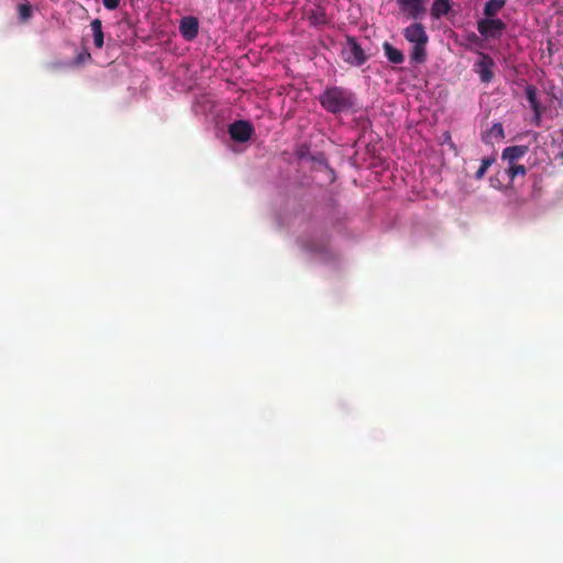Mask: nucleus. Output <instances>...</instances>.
<instances>
[{"label": "nucleus", "instance_id": "obj_1", "mask_svg": "<svg viewBox=\"0 0 563 563\" xmlns=\"http://www.w3.org/2000/svg\"><path fill=\"white\" fill-rule=\"evenodd\" d=\"M321 107L332 114L354 111L356 108L355 93L344 87H327L318 97Z\"/></svg>", "mask_w": 563, "mask_h": 563}, {"label": "nucleus", "instance_id": "obj_2", "mask_svg": "<svg viewBox=\"0 0 563 563\" xmlns=\"http://www.w3.org/2000/svg\"><path fill=\"white\" fill-rule=\"evenodd\" d=\"M404 37L413 44L410 51V59L415 64H422L427 58V44L429 36L421 23L415 22L402 31Z\"/></svg>", "mask_w": 563, "mask_h": 563}, {"label": "nucleus", "instance_id": "obj_12", "mask_svg": "<svg viewBox=\"0 0 563 563\" xmlns=\"http://www.w3.org/2000/svg\"><path fill=\"white\" fill-rule=\"evenodd\" d=\"M505 137L504 128L501 123H494L493 126L486 130L482 135V141L486 144H492L495 141H500Z\"/></svg>", "mask_w": 563, "mask_h": 563}, {"label": "nucleus", "instance_id": "obj_17", "mask_svg": "<svg viewBox=\"0 0 563 563\" xmlns=\"http://www.w3.org/2000/svg\"><path fill=\"white\" fill-rule=\"evenodd\" d=\"M505 4L506 0H488L484 5L483 14L486 18H496Z\"/></svg>", "mask_w": 563, "mask_h": 563}, {"label": "nucleus", "instance_id": "obj_21", "mask_svg": "<svg viewBox=\"0 0 563 563\" xmlns=\"http://www.w3.org/2000/svg\"><path fill=\"white\" fill-rule=\"evenodd\" d=\"M90 59H91V55H90V53H89L87 49H84L82 52H80V53L76 56V58H75V60H74V64H75V65H81V64H84V63H86V62H88V60H90Z\"/></svg>", "mask_w": 563, "mask_h": 563}, {"label": "nucleus", "instance_id": "obj_15", "mask_svg": "<svg viewBox=\"0 0 563 563\" xmlns=\"http://www.w3.org/2000/svg\"><path fill=\"white\" fill-rule=\"evenodd\" d=\"M91 31H92V37H93V44L96 48L101 49L104 44V34L102 31V22L100 19H93L90 23Z\"/></svg>", "mask_w": 563, "mask_h": 563}, {"label": "nucleus", "instance_id": "obj_6", "mask_svg": "<svg viewBox=\"0 0 563 563\" xmlns=\"http://www.w3.org/2000/svg\"><path fill=\"white\" fill-rule=\"evenodd\" d=\"M397 3L409 19L420 20L426 15V0H397Z\"/></svg>", "mask_w": 563, "mask_h": 563}, {"label": "nucleus", "instance_id": "obj_24", "mask_svg": "<svg viewBox=\"0 0 563 563\" xmlns=\"http://www.w3.org/2000/svg\"><path fill=\"white\" fill-rule=\"evenodd\" d=\"M303 156H305V152H303L302 150H300V151L298 152V157H299V158H303Z\"/></svg>", "mask_w": 563, "mask_h": 563}, {"label": "nucleus", "instance_id": "obj_4", "mask_svg": "<svg viewBox=\"0 0 563 563\" xmlns=\"http://www.w3.org/2000/svg\"><path fill=\"white\" fill-rule=\"evenodd\" d=\"M342 57L344 62L352 66H361L368 58L364 49L353 36H346V41L342 47Z\"/></svg>", "mask_w": 563, "mask_h": 563}, {"label": "nucleus", "instance_id": "obj_5", "mask_svg": "<svg viewBox=\"0 0 563 563\" xmlns=\"http://www.w3.org/2000/svg\"><path fill=\"white\" fill-rule=\"evenodd\" d=\"M506 30V23L499 18H484L477 21V31L484 38H498Z\"/></svg>", "mask_w": 563, "mask_h": 563}, {"label": "nucleus", "instance_id": "obj_22", "mask_svg": "<svg viewBox=\"0 0 563 563\" xmlns=\"http://www.w3.org/2000/svg\"><path fill=\"white\" fill-rule=\"evenodd\" d=\"M102 3L108 10H115L120 4V0H102Z\"/></svg>", "mask_w": 563, "mask_h": 563}, {"label": "nucleus", "instance_id": "obj_18", "mask_svg": "<svg viewBox=\"0 0 563 563\" xmlns=\"http://www.w3.org/2000/svg\"><path fill=\"white\" fill-rule=\"evenodd\" d=\"M495 161H496L495 156H487V157L482 158L481 166L478 167V169L476 170V173L474 175L475 179H477V180L482 179L485 176L487 169L495 163Z\"/></svg>", "mask_w": 563, "mask_h": 563}, {"label": "nucleus", "instance_id": "obj_16", "mask_svg": "<svg viewBox=\"0 0 563 563\" xmlns=\"http://www.w3.org/2000/svg\"><path fill=\"white\" fill-rule=\"evenodd\" d=\"M383 49L386 58L393 63V64H401L405 60V55L402 52L395 46H393L390 43L385 42L383 44Z\"/></svg>", "mask_w": 563, "mask_h": 563}, {"label": "nucleus", "instance_id": "obj_8", "mask_svg": "<svg viewBox=\"0 0 563 563\" xmlns=\"http://www.w3.org/2000/svg\"><path fill=\"white\" fill-rule=\"evenodd\" d=\"M254 129L252 124L244 120H239L230 124L229 133L233 141L246 142L251 139Z\"/></svg>", "mask_w": 563, "mask_h": 563}, {"label": "nucleus", "instance_id": "obj_20", "mask_svg": "<svg viewBox=\"0 0 563 563\" xmlns=\"http://www.w3.org/2000/svg\"><path fill=\"white\" fill-rule=\"evenodd\" d=\"M18 13L20 20L26 22L32 16V7L29 3H19Z\"/></svg>", "mask_w": 563, "mask_h": 563}, {"label": "nucleus", "instance_id": "obj_9", "mask_svg": "<svg viewBox=\"0 0 563 563\" xmlns=\"http://www.w3.org/2000/svg\"><path fill=\"white\" fill-rule=\"evenodd\" d=\"M179 32L186 41H192L199 32V21L195 16H185L180 20Z\"/></svg>", "mask_w": 563, "mask_h": 563}, {"label": "nucleus", "instance_id": "obj_14", "mask_svg": "<svg viewBox=\"0 0 563 563\" xmlns=\"http://www.w3.org/2000/svg\"><path fill=\"white\" fill-rule=\"evenodd\" d=\"M526 97H527L528 102L530 103L531 109L534 112V118H536L537 124H539L540 117H541V109H540V104L537 99V88L534 86L529 85L526 88Z\"/></svg>", "mask_w": 563, "mask_h": 563}, {"label": "nucleus", "instance_id": "obj_7", "mask_svg": "<svg viewBox=\"0 0 563 563\" xmlns=\"http://www.w3.org/2000/svg\"><path fill=\"white\" fill-rule=\"evenodd\" d=\"M479 59L474 64V70L479 76L481 81L488 84L494 77V60L486 53H479Z\"/></svg>", "mask_w": 563, "mask_h": 563}, {"label": "nucleus", "instance_id": "obj_13", "mask_svg": "<svg viewBox=\"0 0 563 563\" xmlns=\"http://www.w3.org/2000/svg\"><path fill=\"white\" fill-rule=\"evenodd\" d=\"M452 9L451 0H434L431 5V16L433 19H441L445 16Z\"/></svg>", "mask_w": 563, "mask_h": 563}, {"label": "nucleus", "instance_id": "obj_19", "mask_svg": "<svg viewBox=\"0 0 563 563\" xmlns=\"http://www.w3.org/2000/svg\"><path fill=\"white\" fill-rule=\"evenodd\" d=\"M509 178L512 180L516 176H525L527 174V168L523 165H517L515 163L509 164V167L506 170Z\"/></svg>", "mask_w": 563, "mask_h": 563}, {"label": "nucleus", "instance_id": "obj_23", "mask_svg": "<svg viewBox=\"0 0 563 563\" xmlns=\"http://www.w3.org/2000/svg\"><path fill=\"white\" fill-rule=\"evenodd\" d=\"M467 40L472 43H475V44H479L481 43V38L475 34V33H471L468 36H467Z\"/></svg>", "mask_w": 563, "mask_h": 563}, {"label": "nucleus", "instance_id": "obj_3", "mask_svg": "<svg viewBox=\"0 0 563 563\" xmlns=\"http://www.w3.org/2000/svg\"><path fill=\"white\" fill-rule=\"evenodd\" d=\"M298 244L307 253L328 256L331 254L330 238L327 234L301 236Z\"/></svg>", "mask_w": 563, "mask_h": 563}, {"label": "nucleus", "instance_id": "obj_10", "mask_svg": "<svg viewBox=\"0 0 563 563\" xmlns=\"http://www.w3.org/2000/svg\"><path fill=\"white\" fill-rule=\"evenodd\" d=\"M307 19L313 26H323L329 23L325 10L322 7L309 9L306 12Z\"/></svg>", "mask_w": 563, "mask_h": 563}, {"label": "nucleus", "instance_id": "obj_11", "mask_svg": "<svg viewBox=\"0 0 563 563\" xmlns=\"http://www.w3.org/2000/svg\"><path fill=\"white\" fill-rule=\"evenodd\" d=\"M528 153L526 145H512L503 151V158L507 159L509 164L515 163Z\"/></svg>", "mask_w": 563, "mask_h": 563}]
</instances>
